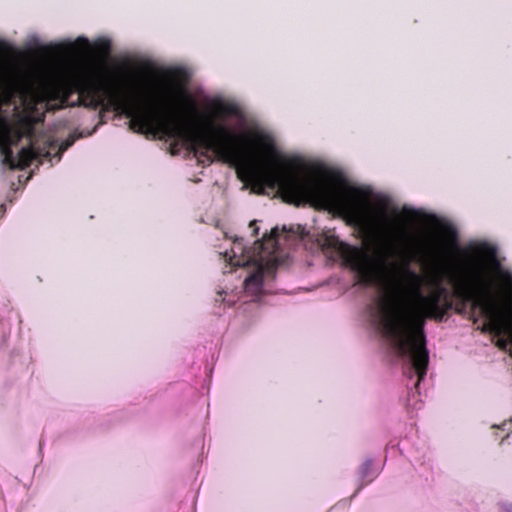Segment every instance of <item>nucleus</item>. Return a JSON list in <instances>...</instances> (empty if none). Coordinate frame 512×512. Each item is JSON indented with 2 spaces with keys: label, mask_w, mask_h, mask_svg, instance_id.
Here are the masks:
<instances>
[{
  "label": "nucleus",
  "mask_w": 512,
  "mask_h": 512,
  "mask_svg": "<svg viewBox=\"0 0 512 512\" xmlns=\"http://www.w3.org/2000/svg\"><path fill=\"white\" fill-rule=\"evenodd\" d=\"M256 224V221H253L250 223V226H254Z\"/></svg>",
  "instance_id": "nucleus-12"
},
{
  "label": "nucleus",
  "mask_w": 512,
  "mask_h": 512,
  "mask_svg": "<svg viewBox=\"0 0 512 512\" xmlns=\"http://www.w3.org/2000/svg\"><path fill=\"white\" fill-rule=\"evenodd\" d=\"M66 80H74L76 78L74 71H68L67 75L65 76Z\"/></svg>",
  "instance_id": "nucleus-9"
},
{
  "label": "nucleus",
  "mask_w": 512,
  "mask_h": 512,
  "mask_svg": "<svg viewBox=\"0 0 512 512\" xmlns=\"http://www.w3.org/2000/svg\"><path fill=\"white\" fill-rule=\"evenodd\" d=\"M507 512H512V505L506 509Z\"/></svg>",
  "instance_id": "nucleus-11"
},
{
  "label": "nucleus",
  "mask_w": 512,
  "mask_h": 512,
  "mask_svg": "<svg viewBox=\"0 0 512 512\" xmlns=\"http://www.w3.org/2000/svg\"><path fill=\"white\" fill-rule=\"evenodd\" d=\"M58 94L54 81H36L19 67L0 68V103L13 105V111L20 106L25 109H48L49 101Z\"/></svg>",
  "instance_id": "nucleus-3"
},
{
  "label": "nucleus",
  "mask_w": 512,
  "mask_h": 512,
  "mask_svg": "<svg viewBox=\"0 0 512 512\" xmlns=\"http://www.w3.org/2000/svg\"><path fill=\"white\" fill-rule=\"evenodd\" d=\"M429 222L445 238L447 246L458 250L457 232L452 226L441 222L435 216L429 217Z\"/></svg>",
  "instance_id": "nucleus-6"
},
{
  "label": "nucleus",
  "mask_w": 512,
  "mask_h": 512,
  "mask_svg": "<svg viewBox=\"0 0 512 512\" xmlns=\"http://www.w3.org/2000/svg\"><path fill=\"white\" fill-rule=\"evenodd\" d=\"M495 329L498 333L505 334L512 343V311L496 320Z\"/></svg>",
  "instance_id": "nucleus-7"
},
{
  "label": "nucleus",
  "mask_w": 512,
  "mask_h": 512,
  "mask_svg": "<svg viewBox=\"0 0 512 512\" xmlns=\"http://www.w3.org/2000/svg\"><path fill=\"white\" fill-rule=\"evenodd\" d=\"M403 214L411 219L422 217V215L417 210H414L412 208H407V207L403 208Z\"/></svg>",
  "instance_id": "nucleus-8"
},
{
  "label": "nucleus",
  "mask_w": 512,
  "mask_h": 512,
  "mask_svg": "<svg viewBox=\"0 0 512 512\" xmlns=\"http://www.w3.org/2000/svg\"><path fill=\"white\" fill-rule=\"evenodd\" d=\"M369 466H370V463H369V462H367V463L365 464V470H367V469L369 468Z\"/></svg>",
  "instance_id": "nucleus-10"
},
{
  "label": "nucleus",
  "mask_w": 512,
  "mask_h": 512,
  "mask_svg": "<svg viewBox=\"0 0 512 512\" xmlns=\"http://www.w3.org/2000/svg\"><path fill=\"white\" fill-rule=\"evenodd\" d=\"M303 236L304 228L298 225L296 229L284 226L282 231L274 228L271 234L263 241H257L254 246L247 249L242 242L234 241L230 251H225L224 258L231 266L249 267L250 272L244 281L245 292L251 296H258L263 289L265 277L272 276L279 263L277 251L287 241L288 234Z\"/></svg>",
  "instance_id": "nucleus-2"
},
{
  "label": "nucleus",
  "mask_w": 512,
  "mask_h": 512,
  "mask_svg": "<svg viewBox=\"0 0 512 512\" xmlns=\"http://www.w3.org/2000/svg\"><path fill=\"white\" fill-rule=\"evenodd\" d=\"M59 52L71 58L81 59L90 53V42L85 37H78L75 42L66 41L60 44Z\"/></svg>",
  "instance_id": "nucleus-5"
},
{
  "label": "nucleus",
  "mask_w": 512,
  "mask_h": 512,
  "mask_svg": "<svg viewBox=\"0 0 512 512\" xmlns=\"http://www.w3.org/2000/svg\"><path fill=\"white\" fill-rule=\"evenodd\" d=\"M212 112V158H253L254 180L279 189L287 202L333 210L355 225L385 236L386 245L378 249L376 259L361 249L348 247L334 234L325 235L321 245L341 253L359 281L377 290L371 312L373 323L404 360L406 375L417 377V388L426 375L429 361L424 322L441 313L440 303L446 293L444 279L448 278L471 295L488 297L494 283L493 274L508 277V272L501 268L496 248L488 243L470 244L462 260L455 263L448 260L440 240L430 237L421 251L426 268L421 275L410 266L407 225L402 223L398 208L391 206L387 197L368 187L351 184L331 171L315 169L300 173L294 161L277 150L269 135L256 131L249 141L228 128V122L232 121L237 129L246 132L245 118L236 106L215 102Z\"/></svg>",
  "instance_id": "nucleus-1"
},
{
  "label": "nucleus",
  "mask_w": 512,
  "mask_h": 512,
  "mask_svg": "<svg viewBox=\"0 0 512 512\" xmlns=\"http://www.w3.org/2000/svg\"><path fill=\"white\" fill-rule=\"evenodd\" d=\"M23 125L20 115L9 117L0 112V152L3 161L11 167H16L29 156V151L22 147L16 153L12 147L16 146L23 137Z\"/></svg>",
  "instance_id": "nucleus-4"
}]
</instances>
